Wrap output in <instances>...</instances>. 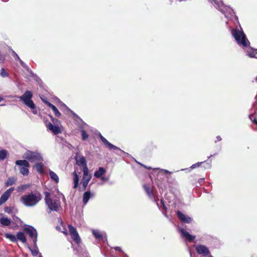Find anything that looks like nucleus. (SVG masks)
Segmentation results:
<instances>
[{
    "instance_id": "bf43d9fd",
    "label": "nucleus",
    "mask_w": 257,
    "mask_h": 257,
    "mask_svg": "<svg viewBox=\"0 0 257 257\" xmlns=\"http://www.w3.org/2000/svg\"><path fill=\"white\" fill-rule=\"evenodd\" d=\"M5 104H1V106H4Z\"/></svg>"
},
{
    "instance_id": "79ce46f5",
    "label": "nucleus",
    "mask_w": 257,
    "mask_h": 257,
    "mask_svg": "<svg viewBox=\"0 0 257 257\" xmlns=\"http://www.w3.org/2000/svg\"><path fill=\"white\" fill-rule=\"evenodd\" d=\"M205 169H209L211 168V163H206L205 164V166H204Z\"/></svg>"
},
{
    "instance_id": "ea45409f",
    "label": "nucleus",
    "mask_w": 257,
    "mask_h": 257,
    "mask_svg": "<svg viewBox=\"0 0 257 257\" xmlns=\"http://www.w3.org/2000/svg\"><path fill=\"white\" fill-rule=\"evenodd\" d=\"M21 65V66L24 68H27L28 66L20 58V59L18 60Z\"/></svg>"
},
{
    "instance_id": "20e7f679",
    "label": "nucleus",
    "mask_w": 257,
    "mask_h": 257,
    "mask_svg": "<svg viewBox=\"0 0 257 257\" xmlns=\"http://www.w3.org/2000/svg\"><path fill=\"white\" fill-rule=\"evenodd\" d=\"M33 96L31 91L26 90L22 95L18 96L17 98L27 107L31 109H34L36 106L32 100Z\"/></svg>"
},
{
    "instance_id": "37998d69",
    "label": "nucleus",
    "mask_w": 257,
    "mask_h": 257,
    "mask_svg": "<svg viewBox=\"0 0 257 257\" xmlns=\"http://www.w3.org/2000/svg\"><path fill=\"white\" fill-rule=\"evenodd\" d=\"M252 115H249V118L252 120V121L255 123V124L257 125V119H255V118H254L253 120H252Z\"/></svg>"
},
{
    "instance_id": "4468645a",
    "label": "nucleus",
    "mask_w": 257,
    "mask_h": 257,
    "mask_svg": "<svg viewBox=\"0 0 257 257\" xmlns=\"http://www.w3.org/2000/svg\"><path fill=\"white\" fill-rule=\"evenodd\" d=\"M179 231L181 233V237L187 240L190 242H194L196 238L195 235L190 234L188 232L186 231L184 228H180Z\"/></svg>"
},
{
    "instance_id": "2eb2a0df",
    "label": "nucleus",
    "mask_w": 257,
    "mask_h": 257,
    "mask_svg": "<svg viewBox=\"0 0 257 257\" xmlns=\"http://www.w3.org/2000/svg\"><path fill=\"white\" fill-rule=\"evenodd\" d=\"M92 233L95 239L98 240H102L104 241L106 240V236L105 233L101 232L99 230L92 229Z\"/></svg>"
},
{
    "instance_id": "a878e982",
    "label": "nucleus",
    "mask_w": 257,
    "mask_h": 257,
    "mask_svg": "<svg viewBox=\"0 0 257 257\" xmlns=\"http://www.w3.org/2000/svg\"><path fill=\"white\" fill-rule=\"evenodd\" d=\"M17 240L18 239L21 241L23 243H25L27 241L26 237L24 233V232L20 231L17 233Z\"/></svg>"
},
{
    "instance_id": "0eeeda50",
    "label": "nucleus",
    "mask_w": 257,
    "mask_h": 257,
    "mask_svg": "<svg viewBox=\"0 0 257 257\" xmlns=\"http://www.w3.org/2000/svg\"><path fill=\"white\" fill-rule=\"evenodd\" d=\"M23 158L28 160L31 162H37L43 161V157L41 154L37 152L27 151L23 155Z\"/></svg>"
},
{
    "instance_id": "f257e3e1",
    "label": "nucleus",
    "mask_w": 257,
    "mask_h": 257,
    "mask_svg": "<svg viewBox=\"0 0 257 257\" xmlns=\"http://www.w3.org/2000/svg\"><path fill=\"white\" fill-rule=\"evenodd\" d=\"M214 7L219 11L225 17L228 19H231L234 18V20L238 23V18L234 15V11L229 7L224 5L222 1L217 0H208Z\"/></svg>"
},
{
    "instance_id": "a211bd4d",
    "label": "nucleus",
    "mask_w": 257,
    "mask_h": 257,
    "mask_svg": "<svg viewBox=\"0 0 257 257\" xmlns=\"http://www.w3.org/2000/svg\"><path fill=\"white\" fill-rule=\"evenodd\" d=\"M75 160L76 162V164L78 165L82 166L83 167V170H88V169L87 166L86 160L84 157L80 156L79 157H76Z\"/></svg>"
},
{
    "instance_id": "9d476101",
    "label": "nucleus",
    "mask_w": 257,
    "mask_h": 257,
    "mask_svg": "<svg viewBox=\"0 0 257 257\" xmlns=\"http://www.w3.org/2000/svg\"><path fill=\"white\" fill-rule=\"evenodd\" d=\"M92 178V175L89 174V170H83V177L80 182V185L82 187V190H85L88 183Z\"/></svg>"
},
{
    "instance_id": "412c9836",
    "label": "nucleus",
    "mask_w": 257,
    "mask_h": 257,
    "mask_svg": "<svg viewBox=\"0 0 257 257\" xmlns=\"http://www.w3.org/2000/svg\"><path fill=\"white\" fill-rule=\"evenodd\" d=\"M106 173V170L102 167L98 168V170L95 171L94 176L96 178H99Z\"/></svg>"
},
{
    "instance_id": "5fc2aeb1",
    "label": "nucleus",
    "mask_w": 257,
    "mask_h": 257,
    "mask_svg": "<svg viewBox=\"0 0 257 257\" xmlns=\"http://www.w3.org/2000/svg\"><path fill=\"white\" fill-rule=\"evenodd\" d=\"M4 99L3 97H0V102Z\"/></svg>"
},
{
    "instance_id": "4be33fe9",
    "label": "nucleus",
    "mask_w": 257,
    "mask_h": 257,
    "mask_svg": "<svg viewBox=\"0 0 257 257\" xmlns=\"http://www.w3.org/2000/svg\"><path fill=\"white\" fill-rule=\"evenodd\" d=\"M45 103L52 109L56 116L60 117L61 116V113L54 105L47 101L45 102Z\"/></svg>"
},
{
    "instance_id": "6e6552de",
    "label": "nucleus",
    "mask_w": 257,
    "mask_h": 257,
    "mask_svg": "<svg viewBox=\"0 0 257 257\" xmlns=\"http://www.w3.org/2000/svg\"><path fill=\"white\" fill-rule=\"evenodd\" d=\"M17 165L19 166V170L23 175L27 176L29 174V171L28 168L30 166L29 163L26 160H17L15 162Z\"/></svg>"
},
{
    "instance_id": "2f4dec72",
    "label": "nucleus",
    "mask_w": 257,
    "mask_h": 257,
    "mask_svg": "<svg viewBox=\"0 0 257 257\" xmlns=\"http://www.w3.org/2000/svg\"><path fill=\"white\" fill-rule=\"evenodd\" d=\"M8 155V152L5 150H0V160H4Z\"/></svg>"
},
{
    "instance_id": "a19ab883",
    "label": "nucleus",
    "mask_w": 257,
    "mask_h": 257,
    "mask_svg": "<svg viewBox=\"0 0 257 257\" xmlns=\"http://www.w3.org/2000/svg\"><path fill=\"white\" fill-rule=\"evenodd\" d=\"M161 203L162 205V207L163 208V209L165 210H167L168 208L167 207L166 205L165 204V202H164V200L163 199H161Z\"/></svg>"
},
{
    "instance_id": "3c124183",
    "label": "nucleus",
    "mask_w": 257,
    "mask_h": 257,
    "mask_svg": "<svg viewBox=\"0 0 257 257\" xmlns=\"http://www.w3.org/2000/svg\"><path fill=\"white\" fill-rule=\"evenodd\" d=\"M115 250L119 251H121V248L119 247H115Z\"/></svg>"
},
{
    "instance_id": "49530a36",
    "label": "nucleus",
    "mask_w": 257,
    "mask_h": 257,
    "mask_svg": "<svg viewBox=\"0 0 257 257\" xmlns=\"http://www.w3.org/2000/svg\"><path fill=\"white\" fill-rule=\"evenodd\" d=\"M137 163H138V164H139L140 165H141V166H142L143 167H144V168H147V169H149V170H150V169H152L151 167H147L146 166H145V165H143V164H141V163H139V162H137Z\"/></svg>"
},
{
    "instance_id": "680f3d73",
    "label": "nucleus",
    "mask_w": 257,
    "mask_h": 257,
    "mask_svg": "<svg viewBox=\"0 0 257 257\" xmlns=\"http://www.w3.org/2000/svg\"><path fill=\"white\" fill-rule=\"evenodd\" d=\"M39 257H43V256L41 255H40Z\"/></svg>"
},
{
    "instance_id": "c9c22d12",
    "label": "nucleus",
    "mask_w": 257,
    "mask_h": 257,
    "mask_svg": "<svg viewBox=\"0 0 257 257\" xmlns=\"http://www.w3.org/2000/svg\"><path fill=\"white\" fill-rule=\"evenodd\" d=\"M71 112V113L72 114V115L76 118L79 119L80 120V121H81V123H84V125H87V124L85 123L80 117L77 114H76L74 112H73L72 110H69Z\"/></svg>"
},
{
    "instance_id": "7ed1b4c3",
    "label": "nucleus",
    "mask_w": 257,
    "mask_h": 257,
    "mask_svg": "<svg viewBox=\"0 0 257 257\" xmlns=\"http://www.w3.org/2000/svg\"><path fill=\"white\" fill-rule=\"evenodd\" d=\"M231 33L237 44L240 47L245 48L249 46L250 42L247 40L245 34L240 25L239 28L237 27L231 29Z\"/></svg>"
},
{
    "instance_id": "423d86ee",
    "label": "nucleus",
    "mask_w": 257,
    "mask_h": 257,
    "mask_svg": "<svg viewBox=\"0 0 257 257\" xmlns=\"http://www.w3.org/2000/svg\"><path fill=\"white\" fill-rule=\"evenodd\" d=\"M99 137L103 143V144L110 150H113L114 151V153L115 154L121 156L122 154L125 155L127 157H129L130 155L127 153L124 152L123 150H121L117 147L112 145L110 143H109L105 138H104L100 133L99 134Z\"/></svg>"
},
{
    "instance_id": "c85d7f7f",
    "label": "nucleus",
    "mask_w": 257,
    "mask_h": 257,
    "mask_svg": "<svg viewBox=\"0 0 257 257\" xmlns=\"http://www.w3.org/2000/svg\"><path fill=\"white\" fill-rule=\"evenodd\" d=\"M49 175L51 179L54 180L56 183L59 182V177L55 172L51 170H49Z\"/></svg>"
},
{
    "instance_id": "e2e57ef3",
    "label": "nucleus",
    "mask_w": 257,
    "mask_h": 257,
    "mask_svg": "<svg viewBox=\"0 0 257 257\" xmlns=\"http://www.w3.org/2000/svg\"><path fill=\"white\" fill-rule=\"evenodd\" d=\"M256 53H257V51L256 52Z\"/></svg>"
},
{
    "instance_id": "de8ad7c7",
    "label": "nucleus",
    "mask_w": 257,
    "mask_h": 257,
    "mask_svg": "<svg viewBox=\"0 0 257 257\" xmlns=\"http://www.w3.org/2000/svg\"><path fill=\"white\" fill-rule=\"evenodd\" d=\"M221 140H222V139L220 137V136H218L216 137V140L215 141V143H217V142L221 141Z\"/></svg>"
},
{
    "instance_id": "864d4df0",
    "label": "nucleus",
    "mask_w": 257,
    "mask_h": 257,
    "mask_svg": "<svg viewBox=\"0 0 257 257\" xmlns=\"http://www.w3.org/2000/svg\"><path fill=\"white\" fill-rule=\"evenodd\" d=\"M217 155V153H215L213 155H211L210 156H208V159H210L211 157H212L213 156H215V155Z\"/></svg>"
},
{
    "instance_id": "e433bc0d",
    "label": "nucleus",
    "mask_w": 257,
    "mask_h": 257,
    "mask_svg": "<svg viewBox=\"0 0 257 257\" xmlns=\"http://www.w3.org/2000/svg\"><path fill=\"white\" fill-rule=\"evenodd\" d=\"M14 208L12 207H6L5 208V211L9 214L13 213Z\"/></svg>"
},
{
    "instance_id": "72a5a7b5",
    "label": "nucleus",
    "mask_w": 257,
    "mask_h": 257,
    "mask_svg": "<svg viewBox=\"0 0 257 257\" xmlns=\"http://www.w3.org/2000/svg\"><path fill=\"white\" fill-rule=\"evenodd\" d=\"M6 237L7 238L10 239L12 241L16 242L17 241V237L15 235H13L10 233H6Z\"/></svg>"
},
{
    "instance_id": "bb28decb",
    "label": "nucleus",
    "mask_w": 257,
    "mask_h": 257,
    "mask_svg": "<svg viewBox=\"0 0 257 257\" xmlns=\"http://www.w3.org/2000/svg\"><path fill=\"white\" fill-rule=\"evenodd\" d=\"M0 223L3 226H9L11 223V220L7 217H1Z\"/></svg>"
},
{
    "instance_id": "7c9ffc66",
    "label": "nucleus",
    "mask_w": 257,
    "mask_h": 257,
    "mask_svg": "<svg viewBox=\"0 0 257 257\" xmlns=\"http://www.w3.org/2000/svg\"><path fill=\"white\" fill-rule=\"evenodd\" d=\"M30 187V184H23L22 185H20L17 187V191L19 192H23L25 190H26L27 189L29 188Z\"/></svg>"
},
{
    "instance_id": "8fccbe9b",
    "label": "nucleus",
    "mask_w": 257,
    "mask_h": 257,
    "mask_svg": "<svg viewBox=\"0 0 257 257\" xmlns=\"http://www.w3.org/2000/svg\"><path fill=\"white\" fill-rule=\"evenodd\" d=\"M51 120L53 122H55L56 121H57V119H56V118H54V117H53L52 116H51Z\"/></svg>"
},
{
    "instance_id": "c03bdc74",
    "label": "nucleus",
    "mask_w": 257,
    "mask_h": 257,
    "mask_svg": "<svg viewBox=\"0 0 257 257\" xmlns=\"http://www.w3.org/2000/svg\"><path fill=\"white\" fill-rule=\"evenodd\" d=\"M13 219L14 221L18 222L19 221H20V219L16 216L14 215L13 217Z\"/></svg>"
},
{
    "instance_id": "13d9d810",
    "label": "nucleus",
    "mask_w": 257,
    "mask_h": 257,
    "mask_svg": "<svg viewBox=\"0 0 257 257\" xmlns=\"http://www.w3.org/2000/svg\"><path fill=\"white\" fill-rule=\"evenodd\" d=\"M208 256H209V257H213V256H211L210 254Z\"/></svg>"
},
{
    "instance_id": "a18cd8bd",
    "label": "nucleus",
    "mask_w": 257,
    "mask_h": 257,
    "mask_svg": "<svg viewBox=\"0 0 257 257\" xmlns=\"http://www.w3.org/2000/svg\"><path fill=\"white\" fill-rule=\"evenodd\" d=\"M100 178H101V180L102 181H106L108 180V178L104 177V176H101L100 177Z\"/></svg>"
},
{
    "instance_id": "58836bf2",
    "label": "nucleus",
    "mask_w": 257,
    "mask_h": 257,
    "mask_svg": "<svg viewBox=\"0 0 257 257\" xmlns=\"http://www.w3.org/2000/svg\"><path fill=\"white\" fill-rule=\"evenodd\" d=\"M12 55L14 57L15 60H18L19 59H20V57L14 51H13Z\"/></svg>"
},
{
    "instance_id": "09e8293b",
    "label": "nucleus",
    "mask_w": 257,
    "mask_h": 257,
    "mask_svg": "<svg viewBox=\"0 0 257 257\" xmlns=\"http://www.w3.org/2000/svg\"><path fill=\"white\" fill-rule=\"evenodd\" d=\"M32 110V112L33 114H37V113H38V111L36 109V108L34 109H31Z\"/></svg>"
},
{
    "instance_id": "052dcab7",
    "label": "nucleus",
    "mask_w": 257,
    "mask_h": 257,
    "mask_svg": "<svg viewBox=\"0 0 257 257\" xmlns=\"http://www.w3.org/2000/svg\"><path fill=\"white\" fill-rule=\"evenodd\" d=\"M84 253H85V255L87 256V253L84 252Z\"/></svg>"
},
{
    "instance_id": "4c0bfd02",
    "label": "nucleus",
    "mask_w": 257,
    "mask_h": 257,
    "mask_svg": "<svg viewBox=\"0 0 257 257\" xmlns=\"http://www.w3.org/2000/svg\"><path fill=\"white\" fill-rule=\"evenodd\" d=\"M205 162V161L204 162H198V163H196L194 164H193L191 167H190V169H194L197 167H199L201 164Z\"/></svg>"
},
{
    "instance_id": "5701e85b",
    "label": "nucleus",
    "mask_w": 257,
    "mask_h": 257,
    "mask_svg": "<svg viewBox=\"0 0 257 257\" xmlns=\"http://www.w3.org/2000/svg\"><path fill=\"white\" fill-rule=\"evenodd\" d=\"M42 162V161L37 162V163L34 166V168H35L37 171L40 174L44 173V164Z\"/></svg>"
},
{
    "instance_id": "9b49d317",
    "label": "nucleus",
    "mask_w": 257,
    "mask_h": 257,
    "mask_svg": "<svg viewBox=\"0 0 257 257\" xmlns=\"http://www.w3.org/2000/svg\"><path fill=\"white\" fill-rule=\"evenodd\" d=\"M68 227L72 238L77 244H79L80 242V238L76 228L72 225H69Z\"/></svg>"
},
{
    "instance_id": "393cba45",
    "label": "nucleus",
    "mask_w": 257,
    "mask_h": 257,
    "mask_svg": "<svg viewBox=\"0 0 257 257\" xmlns=\"http://www.w3.org/2000/svg\"><path fill=\"white\" fill-rule=\"evenodd\" d=\"M73 183H74L73 188L76 189L78 186L79 182V178L75 171L73 173Z\"/></svg>"
},
{
    "instance_id": "6e6d98bb",
    "label": "nucleus",
    "mask_w": 257,
    "mask_h": 257,
    "mask_svg": "<svg viewBox=\"0 0 257 257\" xmlns=\"http://www.w3.org/2000/svg\"><path fill=\"white\" fill-rule=\"evenodd\" d=\"M163 214H164V216H165L166 217H168V216H167V214H166V213H163Z\"/></svg>"
},
{
    "instance_id": "cd10ccee",
    "label": "nucleus",
    "mask_w": 257,
    "mask_h": 257,
    "mask_svg": "<svg viewBox=\"0 0 257 257\" xmlns=\"http://www.w3.org/2000/svg\"><path fill=\"white\" fill-rule=\"evenodd\" d=\"M17 179L15 177H9L6 182V187H9L15 184L17 182Z\"/></svg>"
},
{
    "instance_id": "6ab92c4d",
    "label": "nucleus",
    "mask_w": 257,
    "mask_h": 257,
    "mask_svg": "<svg viewBox=\"0 0 257 257\" xmlns=\"http://www.w3.org/2000/svg\"><path fill=\"white\" fill-rule=\"evenodd\" d=\"M47 128L52 132L54 135H58L61 133V130L59 126L53 125L52 123L49 122L47 125Z\"/></svg>"
},
{
    "instance_id": "f03ea898",
    "label": "nucleus",
    "mask_w": 257,
    "mask_h": 257,
    "mask_svg": "<svg viewBox=\"0 0 257 257\" xmlns=\"http://www.w3.org/2000/svg\"><path fill=\"white\" fill-rule=\"evenodd\" d=\"M42 199L40 193L33 191L24 195L21 197V202L26 207H33L36 205Z\"/></svg>"
},
{
    "instance_id": "dca6fc26",
    "label": "nucleus",
    "mask_w": 257,
    "mask_h": 257,
    "mask_svg": "<svg viewBox=\"0 0 257 257\" xmlns=\"http://www.w3.org/2000/svg\"><path fill=\"white\" fill-rule=\"evenodd\" d=\"M14 190V188L11 187L2 194L0 198V204L5 202L9 199Z\"/></svg>"
},
{
    "instance_id": "4d7b16f0",
    "label": "nucleus",
    "mask_w": 257,
    "mask_h": 257,
    "mask_svg": "<svg viewBox=\"0 0 257 257\" xmlns=\"http://www.w3.org/2000/svg\"><path fill=\"white\" fill-rule=\"evenodd\" d=\"M185 170H186V169H181V171H184Z\"/></svg>"
},
{
    "instance_id": "1a4fd4ad",
    "label": "nucleus",
    "mask_w": 257,
    "mask_h": 257,
    "mask_svg": "<svg viewBox=\"0 0 257 257\" xmlns=\"http://www.w3.org/2000/svg\"><path fill=\"white\" fill-rule=\"evenodd\" d=\"M24 231L27 233L33 242V244H36L37 242V231L36 229L33 226L27 225L24 228Z\"/></svg>"
},
{
    "instance_id": "473e14b6",
    "label": "nucleus",
    "mask_w": 257,
    "mask_h": 257,
    "mask_svg": "<svg viewBox=\"0 0 257 257\" xmlns=\"http://www.w3.org/2000/svg\"><path fill=\"white\" fill-rule=\"evenodd\" d=\"M256 52H257V50H251L250 51H247V55L251 58L254 57L256 58L255 56H257L256 54Z\"/></svg>"
},
{
    "instance_id": "aec40b11",
    "label": "nucleus",
    "mask_w": 257,
    "mask_h": 257,
    "mask_svg": "<svg viewBox=\"0 0 257 257\" xmlns=\"http://www.w3.org/2000/svg\"><path fill=\"white\" fill-rule=\"evenodd\" d=\"M77 125H78V127L80 128V132L81 133L82 140L83 141L87 140L88 139L89 136L84 130V125H85L84 124V123H79V122H78Z\"/></svg>"
},
{
    "instance_id": "f3484780",
    "label": "nucleus",
    "mask_w": 257,
    "mask_h": 257,
    "mask_svg": "<svg viewBox=\"0 0 257 257\" xmlns=\"http://www.w3.org/2000/svg\"><path fill=\"white\" fill-rule=\"evenodd\" d=\"M177 215L179 219L186 223H189L192 221V218L188 215L184 214L180 211H177Z\"/></svg>"
},
{
    "instance_id": "ddd939ff",
    "label": "nucleus",
    "mask_w": 257,
    "mask_h": 257,
    "mask_svg": "<svg viewBox=\"0 0 257 257\" xmlns=\"http://www.w3.org/2000/svg\"><path fill=\"white\" fill-rule=\"evenodd\" d=\"M143 188L149 198L152 200L154 202H155L157 206L160 208V206L158 203V199L156 198L155 196H154L152 189H151L146 184H144L143 185Z\"/></svg>"
},
{
    "instance_id": "c756f323",
    "label": "nucleus",
    "mask_w": 257,
    "mask_h": 257,
    "mask_svg": "<svg viewBox=\"0 0 257 257\" xmlns=\"http://www.w3.org/2000/svg\"><path fill=\"white\" fill-rule=\"evenodd\" d=\"M34 244V246L33 248H31L30 247H29V248L32 253V254L33 256H36L38 255V254L39 253V249H38V248L37 245V242H36V244Z\"/></svg>"
},
{
    "instance_id": "f8f14e48",
    "label": "nucleus",
    "mask_w": 257,
    "mask_h": 257,
    "mask_svg": "<svg viewBox=\"0 0 257 257\" xmlns=\"http://www.w3.org/2000/svg\"><path fill=\"white\" fill-rule=\"evenodd\" d=\"M195 249L198 254H201L204 257L208 256L210 254L208 248L204 245H197L195 247Z\"/></svg>"
},
{
    "instance_id": "39448f33",
    "label": "nucleus",
    "mask_w": 257,
    "mask_h": 257,
    "mask_svg": "<svg viewBox=\"0 0 257 257\" xmlns=\"http://www.w3.org/2000/svg\"><path fill=\"white\" fill-rule=\"evenodd\" d=\"M44 194L45 203L50 210L48 213L51 211H58V208L60 206L59 201L56 199H52L49 192H45Z\"/></svg>"
},
{
    "instance_id": "b1692460",
    "label": "nucleus",
    "mask_w": 257,
    "mask_h": 257,
    "mask_svg": "<svg viewBox=\"0 0 257 257\" xmlns=\"http://www.w3.org/2000/svg\"><path fill=\"white\" fill-rule=\"evenodd\" d=\"M90 197L91 192L89 190L87 191L84 193L82 199L83 203L84 204V205H86Z\"/></svg>"
},
{
    "instance_id": "f704fd0d",
    "label": "nucleus",
    "mask_w": 257,
    "mask_h": 257,
    "mask_svg": "<svg viewBox=\"0 0 257 257\" xmlns=\"http://www.w3.org/2000/svg\"><path fill=\"white\" fill-rule=\"evenodd\" d=\"M0 75L2 77H7L9 76L8 73L6 71L4 68H2L1 70Z\"/></svg>"
},
{
    "instance_id": "603ef678",
    "label": "nucleus",
    "mask_w": 257,
    "mask_h": 257,
    "mask_svg": "<svg viewBox=\"0 0 257 257\" xmlns=\"http://www.w3.org/2000/svg\"><path fill=\"white\" fill-rule=\"evenodd\" d=\"M162 171H163L164 172L166 173L171 174V172H169L168 170L162 169Z\"/></svg>"
}]
</instances>
